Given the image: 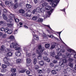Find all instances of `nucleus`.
Returning a JSON list of instances; mask_svg holds the SVG:
<instances>
[{"label": "nucleus", "instance_id": "1", "mask_svg": "<svg viewBox=\"0 0 76 76\" xmlns=\"http://www.w3.org/2000/svg\"><path fill=\"white\" fill-rule=\"evenodd\" d=\"M51 8V7L49 5H48L46 7V10H49V9H50V11H48L46 12L45 15L44 16V18H47L48 17H50V15H51V14L53 13V11L54 10V9Z\"/></svg>", "mask_w": 76, "mask_h": 76}, {"label": "nucleus", "instance_id": "2", "mask_svg": "<svg viewBox=\"0 0 76 76\" xmlns=\"http://www.w3.org/2000/svg\"><path fill=\"white\" fill-rule=\"evenodd\" d=\"M48 2H50V5L52 6V7H55L56 6L60 0H55V2L53 0H45Z\"/></svg>", "mask_w": 76, "mask_h": 76}, {"label": "nucleus", "instance_id": "3", "mask_svg": "<svg viewBox=\"0 0 76 76\" xmlns=\"http://www.w3.org/2000/svg\"><path fill=\"white\" fill-rule=\"evenodd\" d=\"M31 32H32V34H33V36L32 43H35V40L36 39V40H39V38H38V36L35 35V32H37L36 30H32Z\"/></svg>", "mask_w": 76, "mask_h": 76}, {"label": "nucleus", "instance_id": "4", "mask_svg": "<svg viewBox=\"0 0 76 76\" xmlns=\"http://www.w3.org/2000/svg\"><path fill=\"white\" fill-rule=\"evenodd\" d=\"M44 50V48L41 47V45H39L38 46V48L36 49V53L39 54L40 53H42Z\"/></svg>", "mask_w": 76, "mask_h": 76}, {"label": "nucleus", "instance_id": "5", "mask_svg": "<svg viewBox=\"0 0 76 76\" xmlns=\"http://www.w3.org/2000/svg\"><path fill=\"white\" fill-rule=\"evenodd\" d=\"M15 50H18V51L16 52L15 53L16 56L18 57H19L20 56H21V53L20 52L21 51V49L20 47L18 48L15 49Z\"/></svg>", "mask_w": 76, "mask_h": 76}, {"label": "nucleus", "instance_id": "6", "mask_svg": "<svg viewBox=\"0 0 76 76\" xmlns=\"http://www.w3.org/2000/svg\"><path fill=\"white\" fill-rule=\"evenodd\" d=\"M42 9H43L42 12H44V10H45V8L44 7H38L37 8L36 10V12L37 13H39L41 12V10H42Z\"/></svg>", "mask_w": 76, "mask_h": 76}, {"label": "nucleus", "instance_id": "7", "mask_svg": "<svg viewBox=\"0 0 76 76\" xmlns=\"http://www.w3.org/2000/svg\"><path fill=\"white\" fill-rule=\"evenodd\" d=\"M19 45L17 43H12L10 45V48H18Z\"/></svg>", "mask_w": 76, "mask_h": 76}, {"label": "nucleus", "instance_id": "8", "mask_svg": "<svg viewBox=\"0 0 76 76\" xmlns=\"http://www.w3.org/2000/svg\"><path fill=\"white\" fill-rule=\"evenodd\" d=\"M54 69L56 71L59 72L61 70V67H60V65H56L54 67Z\"/></svg>", "mask_w": 76, "mask_h": 76}, {"label": "nucleus", "instance_id": "9", "mask_svg": "<svg viewBox=\"0 0 76 76\" xmlns=\"http://www.w3.org/2000/svg\"><path fill=\"white\" fill-rule=\"evenodd\" d=\"M3 61L5 63V64H6L7 66H9L10 63L8 62V59L6 57L4 58L3 60Z\"/></svg>", "mask_w": 76, "mask_h": 76}, {"label": "nucleus", "instance_id": "10", "mask_svg": "<svg viewBox=\"0 0 76 76\" xmlns=\"http://www.w3.org/2000/svg\"><path fill=\"white\" fill-rule=\"evenodd\" d=\"M67 50V51L69 52L70 53L71 55H74V50H72L70 48H68Z\"/></svg>", "mask_w": 76, "mask_h": 76}, {"label": "nucleus", "instance_id": "11", "mask_svg": "<svg viewBox=\"0 0 76 76\" xmlns=\"http://www.w3.org/2000/svg\"><path fill=\"white\" fill-rule=\"evenodd\" d=\"M56 50L58 52V56H61L62 54H61V50L58 48L56 49Z\"/></svg>", "mask_w": 76, "mask_h": 76}, {"label": "nucleus", "instance_id": "12", "mask_svg": "<svg viewBox=\"0 0 76 76\" xmlns=\"http://www.w3.org/2000/svg\"><path fill=\"white\" fill-rule=\"evenodd\" d=\"M29 58V54H27L26 55V62L27 63V67H28L29 65H28V64H29V61L28 60Z\"/></svg>", "mask_w": 76, "mask_h": 76}, {"label": "nucleus", "instance_id": "13", "mask_svg": "<svg viewBox=\"0 0 76 76\" xmlns=\"http://www.w3.org/2000/svg\"><path fill=\"white\" fill-rule=\"evenodd\" d=\"M9 39H10L11 41H13L15 39V37L13 35L10 36L9 37Z\"/></svg>", "mask_w": 76, "mask_h": 76}, {"label": "nucleus", "instance_id": "14", "mask_svg": "<svg viewBox=\"0 0 76 76\" xmlns=\"http://www.w3.org/2000/svg\"><path fill=\"white\" fill-rule=\"evenodd\" d=\"M56 43H54L53 45H52L51 47H50V49L51 50H53V49H54V48L56 47Z\"/></svg>", "mask_w": 76, "mask_h": 76}, {"label": "nucleus", "instance_id": "15", "mask_svg": "<svg viewBox=\"0 0 76 76\" xmlns=\"http://www.w3.org/2000/svg\"><path fill=\"white\" fill-rule=\"evenodd\" d=\"M50 56H52V57H55V56H56L55 53H54V52H51L50 53Z\"/></svg>", "mask_w": 76, "mask_h": 76}, {"label": "nucleus", "instance_id": "16", "mask_svg": "<svg viewBox=\"0 0 76 76\" xmlns=\"http://www.w3.org/2000/svg\"><path fill=\"white\" fill-rule=\"evenodd\" d=\"M39 64L41 66H43L44 65V61H40L39 62Z\"/></svg>", "mask_w": 76, "mask_h": 76}, {"label": "nucleus", "instance_id": "17", "mask_svg": "<svg viewBox=\"0 0 76 76\" xmlns=\"http://www.w3.org/2000/svg\"><path fill=\"white\" fill-rule=\"evenodd\" d=\"M2 17L4 19V20H6V19H7V16H6V15L4 14L2 15Z\"/></svg>", "mask_w": 76, "mask_h": 76}, {"label": "nucleus", "instance_id": "18", "mask_svg": "<svg viewBox=\"0 0 76 76\" xmlns=\"http://www.w3.org/2000/svg\"><path fill=\"white\" fill-rule=\"evenodd\" d=\"M6 56L7 57H10L12 56V53L11 52H9L7 54Z\"/></svg>", "mask_w": 76, "mask_h": 76}, {"label": "nucleus", "instance_id": "19", "mask_svg": "<svg viewBox=\"0 0 76 76\" xmlns=\"http://www.w3.org/2000/svg\"><path fill=\"white\" fill-rule=\"evenodd\" d=\"M7 25L8 27L9 28H11L12 26H13V23L10 24V23H7Z\"/></svg>", "mask_w": 76, "mask_h": 76}, {"label": "nucleus", "instance_id": "20", "mask_svg": "<svg viewBox=\"0 0 76 76\" xmlns=\"http://www.w3.org/2000/svg\"><path fill=\"white\" fill-rule=\"evenodd\" d=\"M45 47L46 48H50V45L49 44L47 43L45 45Z\"/></svg>", "mask_w": 76, "mask_h": 76}, {"label": "nucleus", "instance_id": "21", "mask_svg": "<svg viewBox=\"0 0 76 76\" xmlns=\"http://www.w3.org/2000/svg\"><path fill=\"white\" fill-rule=\"evenodd\" d=\"M38 54L39 55L37 56V58L38 60H41L42 57L41 53H39V54Z\"/></svg>", "mask_w": 76, "mask_h": 76}, {"label": "nucleus", "instance_id": "22", "mask_svg": "<svg viewBox=\"0 0 76 76\" xmlns=\"http://www.w3.org/2000/svg\"><path fill=\"white\" fill-rule=\"evenodd\" d=\"M52 73L53 75H55L57 74V72H56V71L55 70H52Z\"/></svg>", "mask_w": 76, "mask_h": 76}, {"label": "nucleus", "instance_id": "23", "mask_svg": "<svg viewBox=\"0 0 76 76\" xmlns=\"http://www.w3.org/2000/svg\"><path fill=\"white\" fill-rule=\"evenodd\" d=\"M38 22H40V23H42L43 22V19L39 18L38 20Z\"/></svg>", "mask_w": 76, "mask_h": 76}, {"label": "nucleus", "instance_id": "24", "mask_svg": "<svg viewBox=\"0 0 76 76\" xmlns=\"http://www.w3.org/2000/svg\"><path fill=\"white\" fill-rule=\"evenodd\" d=\"M14 19L15 20V22L16 23H18L19 22V20L18 18H14Z\"/></svg>", "mask_w": 76, "mask_h": 76}, {"label": "nucleus", "instance_id": "25", "mask_svg": "<svg viewBox=\"0 0 76 76\" xmlns=\"http://www.w3.org/2000/svg\"><path fill=\"white\" fill-rule=\"evenodd\" d=\"M69 66L71 67H73V63L69 62L68 64Z\"/></svg>", "mask_w": 76, "mask_h": 76}, {"label": "nucleus", "instance_id": "26", "mask_svg": "<svg viewBox=\"0 0 76 76\" xmlns=\"http://www.w3.org/2000/svg\"><path fill=\"white\" fill-rule=\"evenodd\" d=\"M11 71L12 72H14V73H15V72H16V69L15 68H12L11 69Z\"/></svg>", "mask_w": 76, "mask_h": 76}, {"label": "nucleus", "instance_id": "27", "mask_svg": "<svg viewBox=\"0 0 76 76\" xmlns=\"http://www.w3.org/2000/svg\"><path fill=\"white\" fill-rule=\"evenodd\" d=\"M66 70L67 71V72H70L72 71V69L70 68H67Z\"/></svg>", "mask_w": 76, "mask_h": 76}, {"label": "nucleus", "instance_id": "28", "mask_svg": "<svg viewBox=\"0 0 76 76\" xmlns=\"http://www.w3.org/2000/svg\"><path fill=\"white\" fill-rule=\"evenodd\" d=\"M48 5V3L47 2H44L42 4V6H46L47 5Z\"/></svg>", "mask_w": 76, "mask_h": 76}, {"label": "nucleus", "instance_id": "29", "mask_svg": "<svg viewBox=\"0 0 76 76\" xmlns=\"http://www.w3.org/2000/svg\"><path fill=\"white\" fill-rule=\"evenodd\" d=\"M4 23H5V22L4 21H0V25H1V26H3V25L4 24Z\"/></svg>", "mask_w": 76, "mask_h": 76}, {"label": "nucleus", "instance_id": "30", "mask_svg": "<svg viewBox=\"0 0 76 76\" xmlns=\"http://www.w3.org/2000/svg\"><path fill=\"white\" fill-rule=\"evenodd\" d=\"M26 72V69H22L20 71H19V72L20 73H25V72Z\"/></svg>", "mask_w": 76, "mask_h": 76}, {"label": "nucleus", "instance_id": "31", "mask_svg": "<svg viewBox=\"0 0 76 76\" xmlns=\"http://www.w3.org/2000/svg\"><path fill=\"white\" fill-rule=\"evenodd\" d=\"M19 12L20 13H25V11L23 10H19Z\"/></svg>", "mask_w": 76, "mask_h": 76}, {"label": "nucleus", "instance_id": "32", "mask_svg": "<svg viewBox=\"0 0 76 76\" xmlns=\"http://www.w3.org/2000/svg\"><path fill=\"white\" fill-rule=\"evenodd\" d=\"M9 66V65H6V64H5V65L3 64L2 65V67L3 68V69H4V68H6L7 67V66Z\"/></svg>", "mask_w": 76, "mask_h": 76}, {"label": "nucleus", "instance_id": "33", "mask_svg": "<svg viewBox=\"0 0 76 76\" xmlns=\"http://www.w3.org/2000/svg\"><path fill=\"white\" fill-rule=\"evenodd\" d=\"M38 19V18L37 16H34L32 18V19L33 20H37Z\"/></svg>", "mask_w": 76, "mask_h": 76}, {"label": "nucleus", "instance_id": "34", "mask_svg": "<svg viewBox=\"0 0 76 76\" xmlns=\"http://www.w3.org/2000/svg\"><path fill=\"white\" fill-rule=\"evenodd\" d=\"M8 34H11L12 33V31L10 29H9L7 32Z\"/></svg>", "mask_w": 76, "mask_h": 76}, {"label": "nucleus", "instance_id": "35", "mask_svg": "<svg viewBox=\"0 0 76 76\" xmlns=\"http://www.w3.org/2000/svg\"><path fill=\"white\" fill-rule=\"evenodd\" d=\"M37 58H34V60L33 64H36V63H37Z\"/></svg>", "mask_w": 76, "mask_h": 76}, {"label": "nucleus", "instance_id": "36", "mask_svg": "<svg viewBox=\"0 0 76 76\" xmlns=\"http://www.w3.org/2000/svg\"><path fill=\"white\" fill-rule=\"evenodd\" d=\"M66 55L68 57H69V58L70 57H71V56H72V55H71V54H70V53L69 54L68 53H66Z\"/></svg>", "mask_w": 76, "mask_h": 76}, {"label": "nucleus", "instance_id": "37", "mask_svg": "<svg viewBox=\"0 0 76 76\" xmlns=\"http://www.w3.org/2000/svg\"><path fill=\"white\" fill-rule=\"evenodd\" d=\"M4 50V46L2 45L1 47V50L3 51Z\"/></svg>", "mask_w": 76, "mask_h": 76}, {"label": "nucleus", "instance_id": "38", "mask_svg": "<svg viewBox=\"0 0 76 76\" xmlns=\"http://www.w3.org/2000/svg\"><path fill=\"white\" fill-rule=\"evenodd\" d=\"M9 29L7 27L4 28V31L5 32H8V31H9Z\"/></svg>", "mask_w": 76, "mask_h": 76}, {"label": "nucleus", "instance_id": "39", "mask_svg": "<svg viewBox=\"0 0 76 76\" xmlns=\"http://www.w3.org/2000/svg\"><path fill=\"white\" fill-rule=\"evenodd\" d=\"M16 61L18 63H21V59H18Z\"/></svg>", "mask_w": 76, "mask_h": 76}, {"label": "nucleus", "instance_id": "40", "mask_svg": "<svg viewBox=\"0 0 76 76\" xmlns=\"http://www.w3.org/2000/svg\"><path fill=\"white\" fill-rule=\"evenodd\" d=\"M10 18H15V15H14V14H11L10 15Z\"/></svg>", "mask_w": 76, "mask_h": 76}, {"label": "nucleus", "instance_id": "41", "mask_svg": "<svg viewBox=\"0 0 76 76\" xmlns=\"http://www.w3.org/2000/svg\"><path fill=\"white\" fill-rule=\"evenodd\" d=\"M62 61L64 63H67V60L66 59H64L62 60Z\"/></svg>", "mask_w": 76, "mask_h": 76}, {"label": "nucleus", "instance_id": "42", "mask_svg": "<svg viewBox=\"0 0 76 76\" xmlns=\"http://www.w3.org/2000/svg\"><path fill=\"white\" fill-rule=\"evenodd\" d=\"M18 4L17 3H16L14 5V8L16 9V8H17V7H18Z\"/></svg>", "mask_w": 76, "mask_h": 76}, {"label": "nucleus", "instance_id": "43", "mask_svg": "<svg viewBox=\"0 0 76 76\" xmlns=\"http://www.w3.org/2000/svg\"><path fill=\"white\" fill-rule=\"evenodd\" d=\"M16 74L15 73H12L11 74L10 76H16Z\"/></svg>", "mask_w": 76, "mask_h": 76}, {"label": "nucleus", "instance_id": "44", "mask_svg": "<svg viewBox=\"0 0 76 76\" xmlns=\"http://www.w3.org/2000/svg\"><path fill=\"white\" fill-rule=\"evenodd\" d=\"M68 61L69 62H72L73 61V60L72 58H69L68 59Z\"/></svg>", "mask_w": 76, "mask_h": 76}, {"label": "nucleus", "instance_id": "45", "mask_svg": "<svg viewBox=\"0 0 76 76\" xmlns=\"http://www.w3.org/2000/svg\"><path fill=\"white\" fill-rule=\"evenodd\" d=\"M6 69H1V72H2V73H5L6 72Z\"/></svg>", "mask_w": 76, "mask_h": 76}, {"label": "nucleus", "instance_id": "46", "mask_svg": "<svg viewBox=\"0 0 76 76\" xmlns=\"http://www.w3.org/2000/svg\"><path fill=\"white\" fill-rule=\"evenodd\" d=\"M48 36L49 37H50V38H55V39H57V38L54 37L53 35H48Z\"/></svg>", "mask_w": 76, "mask_h": 76}, {"label": "nucleus", "instance_id": "47", "mask_svg": "<svg viewBox=\"0 0 76 76\" xmlns=\"http://www.w3.org/2000/svg\"><path fill=\"white\" fill-rule=\"evenodd\" d=\"M63 72L64 74H66V73H67V71L66 69H64L63 71Z\"/></svg>", "mask_w": 76, "mask_h": 76}, {"label": "nucleus", "instance_id": "48", "mask_svg": "<svg viewBox=\"0 0 76 76\" xmlns=\"http://www.w3.org/2000/svg\"><path fill=\"white\" fill-rule=\"evenodd\" d=\"M34 68L35 69H39V66L38 65H36L34 66Z\"/></svg>", "mask_w": 76, "mask_h": 76}, {"label": "nucleus", "instance_id": "49", "mask_svg": "<svg viewBox=\"0 0 76 76\" xmlns=\"http://www.w3.org/2000/svg\"><path fill=\"white\" fill-rule=\"evenodd\" d=\"M8 21L9 23H12L13 22V20L12 19H9L8 20Z\"/></svg>", "mask_w": 76, "mask_h": 76}, {"label": "nucleus", "instance_id": "50", "mask_svg": "<svg viewBox=\"0 0 76 76\" xmlns=\"http://www.w3.org/2000/svg\"><path fill=\"white\" fill-rule=\"evenodd\" d=\"M61 50V53H64V52H65V50H64V49H60Z\"/></svg>", "mask_w": 76, "mask_h": 76}, {"label": "nucleus", "instance_id": "51", "mask_svg": "<svg viewBox=\"0 0 76 76\" xmlns=\"http://www.w3.org/2000/svg\"><path fill=\"white\" fill-rule=\"evenodd\" d=\"M8 12L7 10L6 9H4V13H7Z\"/></svg>", "mask_w": 76, "mask_h": 76}, {"label": "nucleus", "instance_id": "52", "mask_svg": "<svg viewBox=\"0 0 76 76\" xmlns=\"http://www.w3.org/2000/svg\"><path fill=\"white\" fill-rule=\"evenodd\" d=\"M2 38H6V34H2Z\"/></svg>", "mask_w": 76, "mask_h": 76}, {"label": "nucleus", "instance_id": "53", "mask_svg": "<svg viewBox=\"0 0 76 76\" xmlns=\"http://www.w3.org/2000/svg\"><path fill=\"white\" fill-rule=\"evenodd\" d=\"M53 63H55V64L57 63V60H54L53 61Z\"/></svg>", "mask_w": 76, "mask_h": 76}, {"label": "nucleus", "instance_id": "54", "mask_svg": "<svg viewBox=\"0 0 76 76\" xmlns=\"http://www.w3.org/2000/svg\"><path fill=\"white\" fill-rule=\"evenodd\" d=\"M74 58H76V53L74 51Z\"/></svg>", "mask_w": 76, "mask_h": 76}, {"label": "nucleus", "instance_id": "55", "mask_svg": "<svg viewBox=\"0 0 76 76\" xmlns=\"http://www.w3.org/2000/svg\"><path fill=\"white\" fill-rule=\"evenodd\" d=\"M65 66V65H64V63H63L61 64V67H64Z\"/></svg>", "mask_w": 76, "mask_h": 76}, {"label": "nucleus", "instance_id": "56", "mask_svg": "<svg viewBox=\"0 0 76 76\" xmlns=\"http://www.w3.org/2000/svg\"><path fill=\"white\" fill-rule=\"evenodd\" d=\"M61 32H59L58 33V34H59V35L60 36V39L61 41H62V42H63V41H62V40L61 39V37H60V34H61Z\"/></svg>", "mask_w": 76, "mask_h": 76}, {"label": "nucleus", "instance_id": "57", "mask_svg": "<svg viewBox=\"0 0 76 76\" xmlns=\"http://www.w3.org/2000/svg\"><path fill=\"white\" fill-rule=\"evenodd\" d=\"M55 58L56 59H57V60H59V59H60V57L58 55L56 56Z\"/></svg>", "mask_w": 76, "mask_h": 76}, {"label": "nucleus", "instance_id": "58", "mask_svg": "<svg viewBox=\"0 0 76 76\" xmlns=\"http://www.w3.org/2000/svg\"><path fill=\"white\" fill-rule=\"evenodd\" d=\"M50 67H53V66H54V64L53 63H50Z\"/></svg>", "mask_w": 76, "mask_h": 76}, {"label": "nucleus", "instance_id": "59", "mask_svg": "<svg viewBox=\"0 0 76 76\" xmlns=\"http://www.w3.org/2000/svg\"><path fill=\"white\" fill-rule=\"evenodd\" d=\"M43 58L45 60H47V58H47V57L46 56H45L43 57Z\"/></svg>", "mask_w": 76, "mask_h": 76}, {"label": "nucleus", "instance_id": "60", "mask_svg": "<svg viewBox=\"0 0 76 76\" xmlns=\"http://www.w3.org/2000/svg\"><path fill=\"white\" fill-rule=\"evenodd\" d=\"M0 30L1 31H4V28H0Z\"/></svg>", "mask_w": 76, "mask_h": 76}, {"label": "nucleus", "instance_id": "61", "mask_svg": "<svg viewBox=\"0 0 76 76\" xmlns=\"http://www.w3.org/2000/svg\"><path fill=\"white\" fill-rule=\"evenodd\" d=\"M47 72L48 73H49L50 72V69H48L47 71Z\"/></svg>", "mask_w": 76, "mask_h": 76}, {"label": "nucleus", "instance_id": "62", "mask_svg": "<svg viewBox=\"0 0 76 76\" xmlns=\"http://www.w3.org/2000/svg\"><path fill=\"white\" fill-rule=\"evenodd\" d=\"M36 12H37L36 11V10L34 9V10L33 11V14H35V13Z\"/></svg>", "mask_w": 76, "mask_h": 76}, {"label": "nucleus", "instance_id": "63", "mask_svg": "<svg viewBox=\"0 0 76 76\" xmlns=\"http://www.w3.org/2000/svg\"><path fill=\"white\" fill-rule=\"evenodd\" d=\"M26 7L27 8V9H29V4H27L26 5Z\"/></svg>", "mask_w": 76, "mask_h": 76}, {"label": "nucleus", "instance_id": "64", "mask_svg": "<svg viewBox=\"0 0 76 76\" xmlns=\"http://www.w3.org/2000/svg\"><path fill=\"white\" fill-rule=\"evenodd\" d=\"M38 71L39 72V73H42V70L40 69H38Z\"/></svg>", "mask_w": 76, "mask_h": 76}]
</instances>
